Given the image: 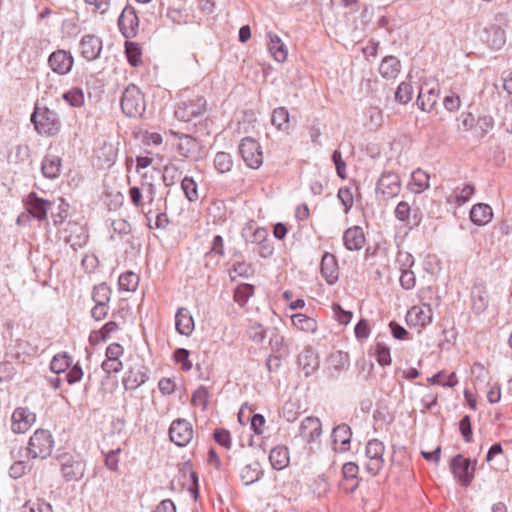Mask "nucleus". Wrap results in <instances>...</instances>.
Wrapping results in <instances>:
<instances>
[{"mask_svg": "<svg viewBox=\"0 0 512 512\" xmlns=\"http://www.w3.org/2000/svg\"><path fill=\"white\" fill-rule=\"evenodd\" d=\"M31 122L35 130L46 136H56L61 130V121L58 114L47 107H35L31 115Z\"/></svg>", "mask_w": 512, "mask_h": 512, "instance_id": "1", "label": "nucleus"}, {"mask_svg": "<svg viewBox=\"0 0 512 512\" xmlns=\"http://www.w3.org/2000/svg\"><path fill=\"white\" fill-rule=\"evenodd\" d=\"M121 109L128 117H140L146 109L144 96L140 89L130 84L123 92L121 97Z\"/></svg>", "mask_w": 512, "mask_h": 512, "instance_id": "2", "label": "nucleus"}, {"mask_svg": "<svg viewBox=\"0 0 512 512\" xmlns=\"http://www.w3.org/2000/svg\"><path fill=\"white\" fill-rule=\"evenodd\" d=\"M53 446L52 434L48 430L38 429L29 439L28 454L32 458L46 459L51 455Z\"/></svg>", "mask_w": 512, "mask_h": 512, "instance_id": "3", "label": "nucleus"}, {"mask_svg": "<svg viewBox=\"0 0 512 512\" xmlns=\"http://www.w3.org/2000/svg\"><path fill=\"white\" fill-rule=\"evenodd\" d=\"M384 452L385 446L383 442L378 439L368 441L365 449V454L368 459L365 469L371 476H376L384 466Z\"/></svg>", "mask_w": 512, "mask_h": 512, "instance_id": "4", "label": "nucleus"}, {"mask_svg": "<svg viewBox=\"0 0 512 512\" xmlns=\"http://www.w3.org/2000/svg\"><path fill=\"white\" fill-rule=\"evenodd\" d=\"M205 106V99L198 95L191 99H182L175 109V117L180 121L189 122L200 116L205 111Z\"/></svg>", "mask_w": 512, "mask_h": 512, "instance_id": "5", "label": "nucleus"}, {"mask_svg": "<svg viewBox=\"0 0 512 512\" xmlns=\"http://www.w3.org/2000/svg\"><path fill=\"white\" fill-rule=\"evenodd\" d=\"M239 152L246 163L252 169L259 168L263 163V154L259 143L251 138L245 137L239 145Z\"/></svg>", "mask_w": 512, "mask_h": 512, "instance_id": "6", "label": "nucleus"}, {"mask_svg": "<svg viewBox=\"0 0 512 512\" xmlns=\"http://www.w3.org/2000/svg\"><path fill=\"white\" fill-rule=\"evenodd\" d=\"M401 191V181L394 172H383L378 179L376 192L384 200L396 197Z\"/></svg>", "mask_w": 512, "mask_h": 512, "instance_id": "7", "label": "nucleus"}, {"mask_svg": "<svg viewBox=\"0 0 512 512\" xmlns=\"http://www.w3.org/2000/svg\"><path fill=\"white\" fill-rule=\"evenodd\" d=\"M451 471L462 485L468 486L474 478L475 468L471 467L469 458H465L461 454H457L451 460Z\"/></svg>", "mask_w": 512, "mask_h": 512, "instance_id": "8", "label": "nucleus"}, {"mask_svg": "<svg viewBox=\"0 0 512 512\" xmlns=\"http://www.w3.org/2000/svg\"><path fill=\"white\" fill-rule=\"evenodd\" d=\"M169 436L177 446H186L193 438L191 423L185 419L174 420L169 428Z\"/></svg>", "mask_w": 512, "mask_h": 512, "instance_id": "9", "label": "nucleus"}, {"mask_svg": "<svg viewBox=\"0 0 512 512\" xmlns=\"http://www.w3.org/2000/svg\"><path fill=\"white\" fill-rule=\"evenodd\" d=\"M61 465V473L66 481L79 480L85 473V463L80 460H75L69 454L59 456Z\"/></svg>", "mask_w": 512, "mask_h": 512, "instance_id": "10", "label": "nucleus"}, {"mask_svg": "<svg viewBox=\"0 0 512 512\" xmlns=\"http://www.w3.org/2000/svg\"><path fill=\"white\" fill-rule=\"evenodd\" d=\"M439 98V85L438 83L425 82L421 85L419 95L417 98L418 107L426 112L434 109Z\"/></svg>", "mask_w": 512, "mask_h": 512, "instance_id": "11", "label": "nucleus"}, {"mask_svg": "<svg viewBox=\"0 0 512 512\" xmlns=\"http://www.w3.org/2000/svg\"><path fill=\"white\" fill-rule=\"evenodd\" d=\"M74 59L72 55L65 50H57L51 53L48 58V64L53 72L59 75L68 74L73 67Z\"/></svg>", "mask_w": 512, "mask_h": 512, "instance_id": "12", "label": "nucleus"}, {"mask_svg": "<svg viewBox=\"0 0 512 512\" xmlns=\"http://www.w3.org/2000/svg\"><path fill=\"white\" fill-rule=\"evenodd\" d=\"M322 434V423L319 418L307 416L299 427L300 437L308 444L317 441Z\"/></svg>", "mask_w": 512, "mask_h": 512, "instance_id": "13", "label": "nucleus"}, {"mask_svg": "<svg viewBox=\"0 0 512 512\" xmlns=\"http://www.w3.org/2000/svg\"><path fill=\"white\" fill-rule=\"evenodd\" d=\"M27 211L37 220L43 221L47 218V212L51 209L52 203L46 199L38 197L35 192H31L25 199Z\"/></svg>", "mask_w": 512, "mask_h": 512, "instance_id": "14", "label": "nucleus"}, {"mask_svg": "<svg viewBox=\"0 0 512 512\" xmlns=\"http://www.w3.org/2000/svg\"><path fill=\"white\" fill-rule=\"evenodd\" d=\"M138 24L139 20L135 9L131 6H126L118 19V26L124 37L130 38L135 36Z\"/></svg>", "mask_w": 512, "mask_h": 512, "instance_id": "15", "label": "nucleus"}, {"mask_svg": "<svg viewBox=\"0 0 512 512\" xmlns=\"http://www.w3.org/2000/svg\"><path fill=\"white\" fill-rule=\"evenodd\" d=\"M472 310L476 314L483 313L488 307V295L485 282L481 279L474 281L471 290Z\"/></svg>", "mask_w": 512, "mask_h": 512, "instance_id": "16", "label": "nucleus"}, {"mask_svg": "<svg viewBox=\"0 0 512 512\" xmlns=\"http://www.w3.org/2000/svg\"><path fill=\"white\" fill-rule=\"evenodd\" d=\"M351 436L352 431L347 424L342 423L334 427L331 433L333 449L340 452L349 450Z\"/></svg>", "mask_w": 512, "mask_h": 512, "instance_id": "17", "label": "nucleus"}, {"mask_svg": "<svg viewBox=\"0 0 512 512\" xmlns=\"http://www.w3.org/2000/svg\"><path fill=\"white\" fill-rule=\"evenodd\" d=\"M81 55L88 61H93L100 56L102 40L95 35H85L80 41Z\"/></svg>", "mask_w": 512, "mask_h": 512, "instance_id": "18", "label": "nucleus"}, {"mask_svg": "<svg viewBox=\"0 0 512 512\" xmlns=\"http://www.w3.org/2000/svg\"><path fill=\"white\" fill-rule=\"evenodd\" d=\"M65 233H67L64 237L65 241L70 244L74 250L82 248L88 241V234L85 227L77 223L69 222Z\"/></svg>", "mask_w": 512, "mask_h": 512, "instance_id": "19", "label": "nucleus"}, {"mask_svg": "<svg viewBox=\"0 0 512 512\" xmlns=\"http://www.w3.org/2000/svg\"><path fill=\"white\" fill-rule=\"evenodd\" d=\"M34 421V413L27 408L19 407L12 414V430L15 433H24Z\"/></svg>", "mask_w": 512, "mask_h": 512, "instance_id": "20", "label": "nucleus"}, {"mask_svg": "<svg viewBox=\"0 0 512 512\" xmlns=\"http://www.w3.org/2000/svg\"><path fill=\"white\" fill-rule=\"evenodd\" d=\"M321 274L329 285L337 282L339 278V268L336 257L326 252L321 260Z\"/></svg>", "mask_w": 512, "mask_h": 512, "instance_id": "21", "label": "nucleus"}, {"mask_svg": "<svg viewBox=\"0 0 512 512\" xmlns=\"http://www.w3.org/2000/svg\"><path fill=\"white\" fill-rule=\"evenodd\" d=\"M343 244L349 251H358L365 244L363 229L359 226L348 228L343 234Z\"/></svg>", "mask_w": 512, "mask_h": 512, "instance_id": "22", "label": "nucleus"}, {"mask_svg": "<svg viewBox=\"0 0 512 512\" xmlns=\"http://www.w3.org/2000/svg\"><path fill=\"white\" fill-rule=\"evenodd\" d=\"M146 368L138 365L130 368L123 377V385L127 390H135L147 380Z\"/></svg>", "mask_w": 512, "mask_h": 512, "instance_id": "23", "label": "nucleus"}, {"mask_svg": "<svg viewBox=\"0 0 512 512\" xmlns=\"http://www.w3.org/2000/svg\"><path fill=\"white\" fill-rule=\"evenodd\" d=\"M298 364L308 377L319 368V359L311 348H305L298 356Z\"/></svg>", "mask_w": 512, "mask_h": 512, "instance_id": "24", "label": "nucleus"}, {"mask_svg": "<svg viewBox=\"0 0 512 512\" xmlns=\"http://www.w3.org/2000/svg\"><path fill=\"white\" fill-rule=\"evenodd\" d=\"M407 321L414 325L425 326L432 322V310L429 305L413 306L407 313Z\"/></svg>", "mask_w": 512, "mask_h": 512, "instance_id": "25", "label": "nucleus"}, {"mask_svg": "<svg viewBox=\"0 0 512 512\" xmlns=\"http://www.w3.org/2000/svg\"><path fill=\"white\" fill-rule=\"evenodd\" d=\"M62 168V159L59 156L47 154L41 165V172L45 178L56 179L59 177Z\"/></svg>", "mask_w": 512, "mask_h": 512, "instance_id": "26", "label": "nucleus"}, {"mask_svg": "<svg viewBox=\"0 0 512 512\" xmlns=\"http://www.w3.org/2000/svg\"><path fill=\"white\" fill-rule=\"evenodd\" d=\"M175 327L179 334L189 336L194 330V320L189 310L179 308L175 315Z\"/></svg>", "mask_w": 512, "mask_h": 512, "instance_id": "27", "label": "nucleus"}, {"mask_svg": "<svg viewBox=\"0 0 512 512\" xmlns=\"http://www.w3.org/2000/svg\"><path fill=\"white\" fill-rule=\"evenodd\" d=\"M269 344L271 349L279 353V357H275L276 361H279L281 357H285L289 354L290 339H286L280 334L277 328H273L270 334Z\"/></svg>", "mask_w": 512, "mask_h": 512, "instance_id": "28", "label": "nucleus"}, {"mask_svg": "<svg viewBox=\"0 0 512 512\" xmlns=\"http://www.w3.org/2000/svg\"><path fill=\"white\" fill-rule=\"evenodd\" d=\"M267 37L269 39L268 49L273 58L278 62H284L287 59L288 52L281 38L272 32H268Z\"/></svg>", "mask_w": 512, "mask_h": 512, "instance_id": "29", "label": "nucleus"}, {"mask_svg": "<svg viewBox=\"0 0 512 512\" xmlns=\"http://www.w3.org/2000/svg\"><path fill=\"white\" fill-rule=\"evenodd\" d=\"M493 217L492 208L488 204H475L470 211L471 221L479 226L485 225L491 221Z\"/></svg>", "mask_w": 512, "mask_h": 512, "instance_id": "30", "label": "nucleus"}, {"mask_svg": "<svg viewBox=\"0 0 512 512\" xmlns=\"http://www.w3.org/2000/svg\"><path fill=\"white\" fill-rule=\"evenodd\" d=\"M401 71L400 60L395 56H386L381 61L379 73L383 78L394 79Z\"/></svg>", "mask_w": 512, "mask_h": 512, "instance_id": "31", "label": "nucleus"}, {"mask_svg": "<svg viewBox=\"0 0 512 512\" xmlns=\"http://www.w3.org/2000/svg\"><path fill=\"white\" fill-rule=\"evenodd\" d=\"M177 149L180 155L186 158L197 159L199 153V142L190 135H183L180 137Z\"/></svg>", "mask_w": 512, "mask_h": 512, "instance_id": "32", "label": "nucleus"}, {"mask_svg": "<svg viewBox=\"0 0 512 512\" xmlns=\"http://www.w3.org/2000/svg\"><path fill=\"white\" fill-rule=\"evenodd\" d=\"M269 461L272 467L276 470H282L286 468L290 461L288 448L282 445L274 447L270 451Z\"/></svg>", "mask_w": 512, "mask_h": 512, "instance_id": "33", "label": "nucleus"}, {"mask_svg": "<svg viewBox=\"0 0 512 512\" xmlns=\"http://www.w3.org/2000/svg\"><path fill=\"white\" fill-rule=\"evenodd\" d=\"M261 465L259 462L254 461L245 465L240 471V479L245 485H251L257 482L262 476Z\"/></svg>", "mask_w": 512, "mask_h": 512, "instance_id": "34", "label": "nucleus"}, {"mask_svg": "<svg viewBox=\"0 0 512 512\" xmlns=\"http://www.w3.org/2000/svg\"><path fill=\"white\" fill-rule=\"evenodd\" d=\"M475 187L472 184H465L463 187H456L447 198V202L458 206L468 202L474 194Z\"/></svg>", "mask_w": 512, "mask_h": 512, "instance_id": "35", "label": "nucleus"}, {"mask_svg": "<svg viewBox=\"0 0 512 512\" xmlns=\"http://www.w3.org/2000/svg\"><path fill=\"white\" fill-rule=\"evenodd\" d=\"M242 236L246 242L262 244L268 236V231L263 227L254 228L249 224L244 227Z\"/></svg>", "mask_w": 512, "mask_h": 512, "instance_id": "36", "label": "nucleus"}, {"mask_svg": "<svg viewBox=\"0 0 512 512\" xmlns=\"http://www.w3.org/2000/svg\"><path fill=\"white\" fill-rule=\"evenodd\" d=\"M329 364L337 374L346 370L350 365L348 353L340 350L333 352L329 357Z\"/></svg>", "mask_w": 512, "mask_h": 512, "instance_id": "37", "label": "nucleus"}, {"mask_svg": "<svg viewBox=\"0 0 512 512\" xmlns=\"http://www.w3.org/2000/svg\"><path fill=\"white\" fill-rule=\"evenodd\" d=\"M430 176L421 169H416L411 174V185L415 188L412 189L414 193H421L429 188Z\"/></svg>", "mask_w": 512, "mask_h": 512, "instance_id": "38", "label": "nucleus"}, {"mask_svg": "<svg viewBox=\"0 0 512 512\" xmlns=\"http://www.w3.org/2000/svg\"><path fill=\"white\" fill-rule=\"evenodd\" d=\"M72 364V357L64 352L60 354H56L50 363V369L55 374H60L65 372Z\"/></svg>", "mask_w": 512, "mask_h": 512, "instance_id": "39", "label": "nucleus"}, {"mask_svg": "<svg viewBox=\"0 0 512 512\" xmlns=\"http://www.w3.org/2000/svg\"><path fill=\"white\" fill-rule=\"evenodd\" d=\"M291 321L296 328L305 332H315L317 329L316 321L305 314H294L291 317Z\"/></svg>", "mask_w": 512, "mask_h": 512, "instance_id": "40", "label": "nucleus"}, {"mask_svg": "<svg viewBox=\"0 0 512 512\" xmlns=\"http://www.w3.org/2000/svg\"><path fill=\"white\" fill-rule=\"evenodd\" d=\"M118 329L119 326L116 322L109 321L100 330L93 331L89 336V341L92 344H97L99 341H105L111 333Z\"/></svg>", "mask_w": 512, "mask_h": 512, "instance_id": "41", "label": "nucleus"}, {"mask_svg": "<svg viewBox=\"0 0 512 512\" xmlns=\"http://www.w3.org/2000/svg\"><path fill=\"white\" fill-rule=\"evenodd\" d=\"M471 372L474 377V386L476 389H481L486 384H489V371L482 364L474 363Z\"/></svg>", "mask_w": 512, "mask_h": 512, "instance_id": "42", "label": "nucleus"}, {"mask_svg": "<svg viewBox=\"0 0 512 512\" xmlns=\"http://www.w3.org/2000/svg\"><path fill=\"white\" fill-rule=\"evenodd\" d=\"M246 334L252 342L259 344L265 339L266 329L257 321H250L246 329Z\"/></svg>", "mask_w": 512, "mask_h": 512, "instance_id": "43", "label": "nucleus"}, {"mask_svg": "<svg viewBox=\"0 0 512 512\" xmlns=\"http://www.w3.org/2000/svg\"><path fill=\"white\" fill-rule=\"evenodd\" d=\"M118 283L121 290L135 291L139 285V276L132 271H127L120 275Z\"/></svg>", "mask_w": 512, "mask_h": 512, "instance_id": "44", "label": "nucleus"}, {"mask_svg": "<svg viewBox=\"0 0 512 512\" xmlns=\"http://www.w3.org/2000/svg\"><path fill=\"white\" fill-rule=\"evenodd\" d=\"M271 122L278 130H286L289 126L288 110L285 107H278L274 109Z\"/></svg>", "mask_w": 512, "mask_h": 512, "instance_id": "45", "label": "nucleus"}, {"mask_svg": "<svg viewBox=\"0 0 512 512\" xmlns=\"http://www.w3.org/2000/svg\"><path fill=\"white\" fill-rule=\"evenodd\" d=\"M233 160L232 156L226 152H218L214 158V167L215 169L223 174L227 173L232 169Z\"/></svg>", "mask_w": 512, "mask_h": 512, "instance_id": "46", "label": "nucleus"}, {"mask_svg": "<svg viewBox=\"0 0 512 512\" xmlns=\"http://www.w3.org/2000/svg\"><path fill=\"white\" fill-rule=\"evenodd\" d=\"M374 355L379 365L389 366L392 362L390 348L383 342H377L374 346Z\"/></svg>", "mask_w": 512, "mask_h": 512, "instance_id": "47", "label": "nucleus"}, {"mask_svg": "<svg viewBox=\"0 0 512 512\" xmlns=\"http://www.w3.org/2000/svg\"><path fill=\"white\" fill-rule=\"evenodd\" d=\"M111 294V289L105 283H101L94 287L92 299L96 304L108 305L111 299Z\"/></svg>", "mask_w": 512, "mask_h": 512, "instance_id": "48", "label": "nucleus"}, {"mask_svg": "<svg viewBox=\"0 0 512 512\" xmlns=\"http://www.w3.org/2000/svg\"><path fill=\"white\" fill-rule=\"evenodd\" d=\"M254 269L250 263L245 261L236 262L230 270V277L233 280L236 276L249 278L253 275Z\"/></svg>", "mask_w": 512, "mask_h": 512, "instance_id": "49", "label": "nucleus"}, {"mask_svg": "<svg viewBox=\"0 0 512 512\" xmlns=\"http://www.w3.org/2000/svg\"><path fill=\"white\" fill-rule=\"evenodd\" d=\"M64 101H66L72 107H81L84 104V94L82 89L75 87L65 92L62 95Z\"/></svg>", "mask_w": 512, "mask_h": 512, "instance_id": "50", "label": "nucleus"}, {"mask_svg": "<svg viewBox=\"0 0 512 512\" xmlns=\"http://www.w3.org/2000/svg\"><path fill=\"white\" fill-rule=\"evenodd\" d=\"M125 53L128 59V62L133 66L137 67L141 62V48L138 44L133 42H126L125 45Z\"/></svg>", "mask_w": 512, "mask_h": 512, "instance_id": "51", "label": "nucleus"}, {"mask_svg": "<svg viewBox=\"0 0 512 512\" xmlns=\"http://www.w3.org/2000/svg\"><path fill=\"white\" fill-rule=\"evenodd\" d=\"M145 218L147 220L148 227L150 229H166L169 225L170 221L166 215V213H157L155 215L154 224H152V211L149 210L145 213Z\"/></svg>", "mask_w": 512, "mask_h": 512, "instance_id": "52", "label": "nucleus"}, {"mask_svg": "<svg viewBox=\"0 0 512 512\" xmlns=\"http://www.w3.org/2000/svg\"><path fill=\"white\" fill-rule=\"evenodd\" d=\"M254 293V286L251 284H242L234 292V300L239 305H245Z\"/></svg>", "mask_w": 512, "mask_h": 512, "instance_id": "53", "label": "nucleus"}, {"mask_svg": "<svg viewBox=\"0 0 512 512\" xmlns=\"http://www.w3.org/2000/svg\"><path fill=\"white\" fill-rule=\"evenodd\" d=\"M181 188L189 201L193 202L198 199L197 184L192 177H184L181 181Z\"/></svg>", "mask_w": 512, "mask_h": 512, "instance_id": "54", "label": "nucleus"}, {"mask_svg": "<svg viewBox=\"0 0 512 512\" xmlns=\"http://www.w3.org/2000/svg\"><path fill=\"white\" fill-rule=\"evenodd\" d=\"M181 172L179 168L174 164H168L163 169V182L166 186H172L177 180H179Z\"/></svg>", "mask_w": 512, "mask_h": 512, "instance_id": "55", "label": "nucleus"}, {"mask_svg": "<svg viewBox=\"0 0 512 512\" xmlns=\"http://www.w3.org/2000/svg\"><path fill=\"white\" fill-rule=\"evenodd\" d=\"M412 94L413 88L411 84L402 82L395 92V99L401 104H406L412 99Z\"/></svg>", "mask_w": 512, "mask_h": 512, "instance_id": "56", "label": "nucleus"}, {"mask_svg": "<svg viewBox=\"0 0 512 512\" xmlns=\"http://www.w3.org/2000/svg\"><path fill=\"white\" fill-rule=\"evenodd\" d=\"M214 440L226 449H230L232 445L231 434L227 429L218 428L213 433Z\"/></svg>", "mask_w": 512, "mask_h": 512, "instance_id": "57", "label": "nucleus"}, {"mask_svg": "<svg viewBox=\"0 0 512 512\" xmlns=\"http://www.w3.org/2000/svg\"><path fill=\"white\" fill-rule=\"evenodd\" d=\"M16 368L10 361H3L0 363V383L8 382L13 379L16 374Z\"/></svg>", "mask_w": 512, "mask_h": 512, "instance_id": "58", "label": "nucleus"}, {"mask_svg": "<svg viewBox=\"0 0 512 512\" xmlns=\"http://www.w3.org/2000/svg\"><path fill=\"white\" fill-rule=\"evenodd\" d=\"M396 263L398 264L400 271L411 270V267L414 265V257L409 252L399 251Z\"/></svg>", "mask_w": 512, "mask_h": 512, "instance_id": "59", "label": "nucleus"}, {"mask_svg": "<svg viewBox=\"0 0 512 512\" xmlns=\"http://www.w3.org/2000/svg\"><path fill=\"white\" fill-rule=\"evenodd\" d=\"M337 196L341 203L343 204V206L345 207V213H348L354 203L351 189L348 187H342L338 190Z\"/></svg>", "mask_w": 512, "mask_h": 512, "instance_id": "60", "label": "nucleus"}, {"mask_svg": "<svg viewBox=\"0 0 512 512\" xmlns=\"http://www.w3.org/2000/svg\"><path fill=\"white\" fill-rule=\"evenodd\" d=\"M174 359L177 363H181L184 371H189L192 368V363L189 360V351L185 348H178L174 351Z\"/></svg>", "mask_w": 512, "mask_h": 512, "instance_id": "61", "label": "nucleus"}, {"mask_svg": "<svg viewBox=\"0 0 512 512\" xmlns=\"http://www.w3.org/2000/svg\"><path fill=\"white\" fill-rule=\"evenodd\" d=\"M459 429L461 432V435L466 443H470L472 441V425H471V418L469 415H465L459 423Z\"/></svg>", "mask_w": 512, "mask_h": 512, "instance_id": "62", "label": "nucleus"}, {"mask_svg": "<svg viewBox=\"0 0 512 512\" xmlns=\"http://www.w3.org/2000/svg\"><path fill=\"white\" fill-rule=\"evenodd\" d=\"M395 217L401 221V222H406V223H410V214H411V207L410 205L405 202V201H401L397 204L396 206V209H395Z\"/></svg>", "mask_w": 512, "mask_h": 512, "instance_id": "63", "label": "nucleus"}, {"mask_svg": "<svg viewBox=\"0 0 512 512\" xmlns=\"http://www.w3.org/2000/svg\"><path fill=\"white\" fill-rule=\"evenodd\" d=\"M333 311L340 324L347 325L351 322L353 317L352 312L344 310L339 304H333Z\"/></svg>", "mask_w": 512, "mask_h": 512, "instance_id": "64", "label": "nucleus"}]
</instances>
